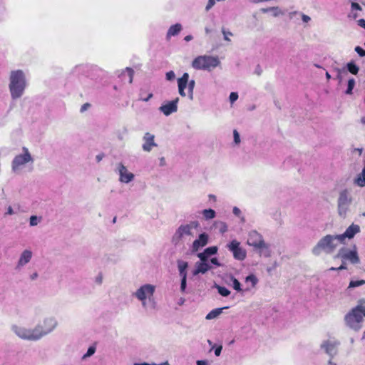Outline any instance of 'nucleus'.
Returning a JSON list of instances; mask_svg holds the SVG:
<instances>
[{
	"label": "nucleus",
	"instance_id": "0eeeda50",
	"mask_svg": "<svg viewBox=\"0 0 365 365\" xmlns=\"http://www.w3.org/2000/svg\"><path fill=\"white\" fill-rule=\"evenodd\" d=\"M155 290V287L152 284H145L141 286L135 293V296L142 302L143 306L145 307V299H150L153 297Z\"/></svg>",
	"mask_w": 365,
	"mask_h": 365
},
{
	"label": "nucleus",
	"instance_id": "dca6fc26",
	"mask_svg": "<svg viewBox=\"0 0 365 365\" xmlns=\"http://www.w3.org/2000/svg\"><path fill=\"white\" fill-rule=\"evenodd\" d=\"M155 136L150 133H146L143 137L144 143L143 149L146 152H150L153 147H156L157 144L154 141Z\"/></svg>",
	"mask_w": 365,
	"mask_h": 365
},
{
	"label": "nucleus",
	"instance_id": "c756f323",
	"mask_svg": "<svg viewBox=\"0 0 365 365\" xmlns=\"http://www.w3.org/2000/svg\"><path fill=\"white\" fill-rule=\"evenodd\" d=\"M205 252L208 256H210L217 252V247L216 246L209 247L205 250Z\"/></svg>",
	"mask_w": 365,
	"mask_h": 365
},
{
	"label": "nucleus",
	"instance_id": "f3484780",
	"mask_svg": "<svg viewBox=\"0 0 365 365\" xmlns=\"http://www.w3.org/2000/svg\"><path fill=\"white\" fill-rule=\"evenodd\" d=\"M208 242V235L205 233L200 235L198 239L195 240L192 243V251L197 252L200 247L205 246Z\"/></svg>",
	"mask_w": 365,
	"mask_h": 365
},
{
	"label": "nucleus",
	"instance_id": "cd10ccee",
	"mask_svg": "<svg viewBox=\"0 0 365 365\" xmlns=\"http://www.w3.org/2000/svg\"><path fill=\"white\" fill-rule=\"evenodd\" d=\"M355 86V80L354 78H351L348 81L347 89L346 91V94H352V91Z\"/></svg>",
	"mask_w": 365,
	"mask_h": 365
},
{
	"label": "nucleus",
	"instance_id": "a878e982",
	"mask_svg": "<svg viewBox=\"0 0 365 365\" xmlns=\"http://www.w3.org/2000/svg\"><path fill=\"white\" fill-rule=\"evenodd\" d=\"M202 214L207 220L212 219L215 217V212L212 209L204 210Z\"/></svg>",
	"mask_w": 365,
	"mask_h": 365
},
{
	"label": "nucleus",
	"instance_id": "8fccbe9b",
	"mask_svg": "<svg viewBox=\"0 0 365 365\" xmlns=\"http://www.w3.org/2000/svg\"><path fill=\"white\" fill-rule=\"evenodd\" d=\"M222 346H217L215 349V354L217 356H219L221 354V351H222Z\"/></svg>",
	"mask_w": 365,
	"mask_h": 365
},
{
	"label": "nucleus",
	"instance_id": "473e14b6",
	"mask_svg": "<svg viewBox=\"0 0 365 365\" xmlns=\"http://www.w3.org/2000/svg\"><path fill=\"white\" fill-rule=\"evenodd\" d=\"M354 50L361 57L365 56V50H364L361 47L359 46H356Z\"/></svg>",
	"mask_w": 365,
	"mask_h": 365
},
{
	"label": "nucleus",
	"instance_id": "a19ab883",
	"mask_svg": "<svg viewBox=\"0 0 365 365\" xmlns=\"http://www.w3.org/2000/svg\"><path fill=\"white\" fill-rule=\"evenodd\" d=\"M187 278H181L180 290L184 292L186 288Z\"/></svg>",
	"mask_w": 365,
	"mask_h": 365
},
{
	"label": "nucleus",
	"instance_id": "f8f14e48",
	"mask_svg": "<svg viewBox=\"0 0 365 365\" xmlns=\"http://www.w3.org/2000/svg\"><path fill=\"white\" fill-rule=\"evenodd\" d=\"M247 244L256 248L264 247V242L262 237L257 231H252L249 234Z\"/></svg>",
	"mask_w": 365,
	"mask_h": 365
},
{
	"label": "nucleus",
	"instance_id": "5fc2aeb1",
	"mask_svg": "<svg viewBox=\"0 0 365 365\" xmlns=\"http://www.w3.org/2000/svg\"><path fill=\"white\" fill-rule=\"evenodd\" d=\"M240 212H241V211H240V210L238 207H235L233 208V213H234L235 215H237V216H238V215L240 214Z\"/></svg>",
	"mask_w": 365,
	"mask_h": 365
},
{
	"label": "nucleus",
	"instance_id": "052dcab7",
	"mask_svg": "<svg viewBox=\"0 0 365 365\" xmlns=\"http://www.w3.org/2000/svg\"><path fill=\"white\" fill-rule=\"evenodd\" d=\"M192 39V36L191 35H187L185 37L184 40L185 41H190V40Z\"/></svg>",
	"mask_w": 365,
	"mask_h": 365
},
{
	"label": "nucleus",
	"instance_id": "39448f33",
	"mask_svg": "<svg viewBox=\"0 0 365 365\" xmlns=\"http://www.w3.org/2000/svg\"><path fill=\"white\" fill-rule=\"evenodd\" d=\"M14 331L21 338L29 340H37L46 334V331H40L37 327L34 329H26L21 327H15Z\"/></svg>",
	"mask_w": 365,
	"mask_h": 365
},
{
	"label": "nucleus",
	"instance_id": "bf43d9fd",
	"mask_svg": "<svg viewBox=\"0 0 365 365\" xmlns=\"http://www.w3.org/2000/svg\"><path fill=\"white\" fill-rule=\"evenodd\" d=\"M14 213L13 209L11 206L8 207L6 214L8 215H12Z\"/></svg>",
	"mask_w": 365,
	"mask_h": 365
},
{
	"label": "nucleus",
	"instance_id": "58836bf2",
	"mask_svg": "<svg viewBox=\"0 0 365 365\" xmlns=\"http://www.w3.org/2000/svg\"><path fill=\"white\" fill-rule=\"evenodd\" d=\"M246 280L251 281L252 282L253 286H255L257 282L256 277L254 275H249L248 277H247Z\"/></svg>",
	"mask_w": 365,
	"mask_h": 365
},
{
	"label": "nucleus",
	"instance_id": "de8ad7c7",
	"mask_svg": "<svg viewBox=\"0 0 365 365\" xmlns=\"http://www.w3.org/2000/svg\"><path fill=\"white\" fill-rule=\"evenodd\" d=\"M358 25L365 29V19H361L357 21Z\"/></svg>",
	"mask_w": 365,
	"mask_h": 365
},
{
	"label": "nucleus",
	"instance_id": "3c124183",
	"mask_svg": "<svg viewBox=\"0 0 365 365\" xmlns=\"http://www.w3.org/2000/svg\"><path fill=\"white\" fill-rule=\"evenodd\" d=\"M210 262H211V263H212L213 264H215L216 266H220V264L218 259L216 257L212 258L210 259Z\"/></svg>",
	"mask_w": 365,
	"mask_h": 365
},
{
	"label": "nucleus",
	"instance_id": "c03bdc74",
	"mask_svg": "<svg viewBox=\"0 0 365 365\" xmlns=\"http://www.w3.org/2000/svg\"><path fill=\"white\" fill-rule=\"evenodd\" d=\"M222 34L224 35V38L226 41H230L229 36H232V34L230 31H226L225 29H222Z\"/></svg>",
	"mask_w": 365,
	"mask_h": 365
},
{
	"label": "nucleus",
	"instance_id": "2f4dec72",
	"mask_svg": "<svg viewBox=\"0 0 365 365\" xmlns=\"http://www.w3.org/2000/svg\"><path fill=\"white\" fill-rule=\"evenodd\" d=\"M197 257L200 258L201 262H206L209 256L205 253L204 250L202 252L199 253Z\"/></svg>",
	"mask_w": 365,
	"mask_h": 365
},
{
	"label": "nucleus",
	"instance_id": "f257e3e1",
	"mask_svg": "<svg viewBox=\"0 0 365 365\" xmlns=\"http://www.w3.org/2000/svg\"><path fill=\"white\" fill-rule=\"evenodd\" d=\"M364 317H365V299H360L358 304L346 314L344 320L351 329L359 330L361 327Z\"/></svg>",
	"mask_w": 365,
	"mask_h": 365
},
{
	"label": "nucleus",
	"instance_id": "4be33fe9",
	"mask_svg": "<svg viewBox=\"0 0 365 365\" xmlns=\"http://www.w3.org/2000/svg\"><path fill=\"white\" fill-rule=\"evenodd\" d=\"M31 257H32V253L31 251H29V250L24 251L23 253L21 254L20 259H19V265L23 266V265L26 264V263H28L30 261V259H31Z\"/></svg>",
	"mask_w": 365,
	"mask_h": 365
},
{
	"label": "nucleus",
	"instance_id": "9b49d317",
	"mask_svg": "<svg viewBox=\"0 0 365 365\" xmlns=\"http://www.w3.org/2000/svg\"><path fill=\"white\" fill-rule=\"evenodd\" d=\"M351 199L349 198L347 190H344L340 192L338 199V210L340 215L346 214Z\"/></svg>",
	"mask_w": 365,
	"mask_h": 365
},
{
	"label": "nucleus",
	"instance_id": "7c9ffc66",
	"mask_svg": "<svg viewBox=\"0 0 365 365\" xmlns=\"http://www.w3.org/2000/svg\"><path fill=\"white\" fill-rule=\"evenodd\" d=\"M232 281L233 283V288L235 290L240 292L242 290L240 282L236 278H235L233 277H232Z\"/></svg>",
	"mask_w": 365,
	"mask_h": 365
},
{
	"label": "nucleus",
	"instance_id": "c85d7f7f",
	"mask_svg": "<svg viewBox=\"0 0 365 365\" xmlns=\"http://www.w3.org/2000/svg\"><path fill=\"white\" fill-rule=\"evenodd\" d=\"M217 289L218 293L223 297H227L230 294V290L225 287L217 286Z\"/></svg>",
	"mask_w": 365,
	"mask_h": 365
},
{
	"label": "nucleus",
	"instance_id": "7ed1b4c3",
	"mask_svg": "<svg viewBox=\"0 0 365 365\" xmlns=\"http://www.w3.org/2000/svg\"><path fill=\"white\" fill-rule=\"evenodd\" d=\"M339 243H342V241L339 240V235H327L322 238L314 247L312 252L315 255H319L321 250H324L327 253H331L336 249Z\"/></svg>",
	"mask_w": 365,
	"mask_h": 365
},
{
	"label": "nucleus",
	"instance_id": "f704fd0d",
	"mask_svg": "<svg viewBox=\"0 0 365 365\" xmlns=\"http://www.w3.org/2000/svg\"><path fill=\"white\" fill-rule=\"evenodd\" d=\"M233 135H234V142L236 144H239L240 142V134L236 130H234Z\"/></svg>",
	"mask_w": 365,
	"mask_h": 365
},
{
	"label": "nucleus",
	"instance_id": "2eb2a0df",
	"mask_svg": "<svg viewBox=\"0 0 365 365\" xmlns=\"http://www.w3.org/2000/svg\"><path fill=\"white\" fill-rule=\"evenodd\" d=\"M118 170L120 174V181L125 183H128L130 182L134 175L133 173L128 171L127 168L122 164L120 163L118 165Z\"/></svg>",
	"mask_w": 365,
	"mask_h": 365
},
{
	"label": "nucleus",
	"instance_id": "f03ea898",
	"mask_svg": "<svg viewBox=\"0 0 365 365\" xmlns=\"http://www.w3.org/2000/svg\"><path fill=\"white\" fill-rule=\"evenodd\" d=\"M26 88V78L21 70L11 71L10 75L9 90L12 98H20Z\"/></svg>",
	"mask_w": 365,
	"mask_h": 365
},
{
	"label": "nucleus",
	"instance_id": "49530a36",
	"mask_svg": "<svg viewBox=\"0 0 365 365\" xmlns=\"http://www.w3.org/2000/svg\"><path fill=\"white\" fill-rule=\"evenodd\" d=\"M126 70L128 72L129 76H130L129 82L131 83L133 81V73H134L133 70L130 68H126Z\"/></svg>",
	"mask_w": 365,
	"mask_h": 365
},
{
	"label": "nucleus",
	"instance_id": "e433bc0d",
	"mask_svg": "<svg viewBox=\"0 0 365 365\" xmlns=\"http://www.w3.org/2000/svg\"><path fill=\"white\" fill-rule=\"evenodd\" d=\"M238 98V94L235 92H232L230 95V101L232 103Z\"/></svg>",
	"mask_w": 365,
	"mask_h": 365
},
{
	"label": "nucleus",
	"instance_id": "393cba45",
	"mask_svg": "<svg viewBox=\"0 0 365 365\" xmlns=\"http://www.w3.org/2000/svg\"><path fill=\"white\" fill-rule=\"evenodd\" d=\"M348 71L354 75H356L359 72V67L353 62H349L346 65Z\"/></svg>",
	"mask_w": 365,
	"mask_h": 365
},
{
	"label": "nucleus",
	"instance_id": "20e7f679",
	"mask_svg": "<svg viewBox=\"0 0 365 365\" xmlns=\"http://www.w3.org/2000/svg\"><path fill=\"white\" fill-rule=\"evenodd\" d=\"M220 64L217 57L210 56H200L195 58L192 62V66L197 70L210 71Z\"/></svg>",
	"mask_w": 365,
	"mask_h": 365
},
{
	"label": "nucleus",
	"instance_id": "4d7b16f0",
	"mask_svg": "<svg viewBox=\"0 0 365 365\" xmlns=\"http://www.w3.org/2000/svg\"><path fill=\"white\" fill-rule=\"evenodd\" d=\"M302 20L304 21V22H308L309 21H310V17L305 15V14H303L302 15Z\"/></svg>",
	"mask_w": 365,
	"mask_h": 365
},
{
	"label": "nucleus",
	"instance_id": "ea45409f",
	"mask_svg": "<svg viewBox=\"0 0 365 365\" xmlns=\"http://www.w3.org/2000/svg\"><path fill=\"white\" fill-rule=\"evenodd\" d=\"M347 269V267H346L345 263L343 262L341 266H339V267L336 268V267H332L329 268V270L334 271V270H342V269Z\"/></svg>",
	"mask_w": 365,
	"mask_h": 365
},
{
	"label": "nucleus",
	"instance_id": "603ef678",
	"mask_svg": "<svg viewBox=\"0 0 365 365\" xmlns=\"http://www.w3.org/2000/svg\"><path fill=\"white\" fill-rule=\"evenodd\" d=\"M215 0H209L207 5L206 6V9L209 10L215 4Z\"/></svg>",
	"mask_w": 365,
	"mask_h": 365
},
{
	"label": "nucleus",
	"instance_id": "37998d69",
	"mask_svg": "<svg viewBox=\"0 0 365 365\" xmlns=\"http://www.w3.org/2000/svg\"><path fill=\"white\" fill-rule=\"evenodd\" d=\"M175 76V73L173 71L166 73V78L169 81L173 80Z\"/></svg>",
	"mask_w": 365,
	"mask_h": 365
},
{
	"label": "nucleus",
	"instance_id": "774afa93",
	"mask_svg": "<svg viewBox=\"0 0 365 365\" xmlns=\"http://www.w3.org/2000/svg\"><path fill=\"white\" fill-rule=\"evenodd\" d=\"M134 365H150V364H147V363H143V364H135Z\"/></svg>",
	"mask_w": 365,
	"mask_h": 365
},
{
	"label": "nucleus",
	"instance_id": "4468645a",
	"mask_svg": "<svg viewBox=\"0 0 365 365\" xmlns=\"http://www.w3.org/2000/svg\"><path fill=\"white\" fill-rule=\"evenodd\" d=\"M178 101L179 98H176L174 100L168 102L166 104L161 106L159 109L164 115H169L177 111Z\"/></svg>",
	"mask_w": 365,
	"mask_h": 365
},
{
	"label": "nucleus",
	"instance_id": "c9c22d12",
	"mask_svg": "<svg viewBox=\"0 0 365 365\" xmlns=\"http://www.w3.org/2000/svg\"><path fill=\"white\" fill-rule=\"evenodd\" d=\"M96 351L95 346H90L87 351V353L84 355V357L90 356L93 355Z\"/></svg>",
	"mask_w": 365,
	"mask_h": 365
},
{
	"label": "nucleus",
	"instance_id": "412c9836",
	"mask_svg": "<svg viewBox=\"0 0 365 365\" xmlns=\"http://www.w3.org/2000/svg\"><path fill=\"white\" fill-rule=\"evenodd\" d=\"M181 30L182 26L180 24L178 23L171 26L167 32V38H170L171 36L178 35Z\"/></svg>",
	"mask_w": 365,
	"mask_h": 365
},
{
	"label": "nucleus",
	"instance_id": "09e8293b",
	"mask_svg": "<svg viewBox=\"0 0 365 365\" xmlns=\"http://www.w3.org/2000/svg\"><path fill=\"white\" fill-rule=\"evenodd\" d=\"M91 106V104L88 103H84L81 108V112H84L86 111L89 107Z\"/></svg>",
	"mask_w": 365,
	"mask_h": 365
},
{
	"label": "nucleus",
	"instance_id": "69168bd1",
	"mask_svg": "<svg viewBox=\"0 0 365 365\" xmlns=\"http://www.w3.org/2000/svg\"><path fill=\"white\" fill-rule=\"evenodd\" d=\"M97 282L98 283H101V282H102V277L101 276H99V277H97Z\"/></svg>",
	"mask_w": 365,
	"mask_h": 365
},
{
	"label": "nucleus",
	"instance_id": "e2e57ef3",
	"mask_svg": "<svg viewBox=\"0 0 365 365\" xmlns=\"http://www.w3.org/2000/svg\"><path fill=\"white\" fill-rule=\"evenodd\" d=\"M38 277V274L36 272L34 273L31 276V279H35L36 277Z\"/></svg>",
	"mask_w": 365,
	"mask_h": 365
},
{
	"label": "nucleus",
	"instance_id": "680f3d73",
	"mask_svg": "<svg viewBox=\"0 0 365 365\" xmlns=\"http://www.w3.org/2000/svg\"><path fill=\"white\" fill-rule=\"evenodd\" d=\"M103 158V154L102 155H98L96 156L97 161L100 162L102 160Z\"/></svg>",
	"mask_w": 365,
	"mask_h": 365
},
{
	"label": "nucleus",
	"instance_id": "13d9d810",
	"mask_svg": "<svg viewBox=\"0 0 365 365\" xmlns=\"http://www.w3.org/2000/svg\"><path fill=\"white\" fill-rule=\"evenodd\" d=\"M197 365H207V362L203 360H199L197 361Z\"/></svg>",
	"mask_w": 365,
	"mask_h": 365
},
{
	"label": "nucleus",
	"instance_id": "9d476101",
	"mask_svg": "<svg viewBox=\"0 0 365 365\" xmlns=\"http://www.w3.org/2000/svg\"><path fill=\"white\" fill-rule=\"evenodd\" d=\"M199 223L197 221L191 222L190 224L180 225L177 230L173 238L178 240H180L184 235H192V230L193 228H197Z\"/></svg>",
	"mask_w": 365,
	"mask_h": 365
},
{
	"label": "nucleus",
	"instance_id": "a18cd8bd",
	"mask_svg": "<svg viewBox=\"0 0 365 365\" xmlns=\"http://www.w3.org/2000/svg\"><path fill=\"white\" fill-rule=\"evenodd\" d=\"M220 230L222 233L225 232L227 230V226L225 222L220 223Z\"/></svg>",
	"mask_w": 365,
	"mask_h": 365
},
{
	"label": "nucleus",
	"instance_id": "aec40b11",
	"mask_svg": "<svg viewBox=\"0 0 365 365\" xmlns=\"http://www.w3.org/2000/svg\"><path fill=\"white\" fill-rule=\"evenodd\" d=\"M178 267L179 269V274L181 278H187L186 269L188 267L187 262L182 260H178Z\"/></svg>",
	"mask_w": 365,
	"mask_h": 365
},
{
	"label": "nucleus",
	"instance_id": "a211bd4d",
	"mask_svg": "<svg viewBox=\"0 0 365 365\" xmlns=\"http://www.w3.org/2000/svg\"><path fill=\"white\" fill-rule=\"evenodd\" d=\"M359 231V227L357 225H351L349 226L345 232L342 235H339V240L341 241H344L346 237L351 239Z\"/></svg>",
	"mask_w": 365,
	"mask_h": 365
},
{
	"label": "nucleus",
	"instance_id": "72a5a7b5",
	"mask_svg": "<svg viewBox=\"0 0 365 365\" xmlns=\"http://www.w3.org/2000/svg\"><path fill=\"white\" fill-rule=\"evenodd\" d=\"M153 97V93L148 94L147 96H144V93L143 92L140 93V99L143 101H148Z\"/></svg>",
	"mask_w": 365,
	"mask_h": 365
},
{
	"label": "nucleus",
	"instance_id": "ddd939ff",
	"mask_svg": "<svg viewBox=\"0 0 365 365\" xmlns=\"http://www.w3.org/2000/svg\"><path fill=\"white\" fill-rule=\"evenodd\" d=\"M343 250H340L339 253L334 256V258H341L342 259H348L352 264H358L360 262L356 250H349L345 253H342Z\"/></svg>",
	"mask_w": 365,
	"mask_h": 365
},
{
	"label": "nucleus",
	"instance_id": "1a4fd4ad",
	"mask_svg": "<svg viewBox=\"0 0 365 365\" xmlns=\"http://www.w3.org/2000/svg\"><path fill=\"white\" fill-rule=\"evenodd\" d=\"M227 247L228 250L232 252L235 259L237 260H243L245 259L246 252L240 247V243L237 240H232Z\"/></svg>",
	"mask_w": 365,
	"mask_h": 365
},
{
	"label": "nucleus",
	"instance_id": "338daca9",
	"mask_svg": "<svg viewBox=\"0 0 365 365\" xmlns=\"http://www.w3.org/2000/svg\"><path fill=\"white\" fill-rule=\"evenodd\" d=\"M326 77L328 80L331 78V76L328 72L326 73Z\"/></svg>",
	"mask_w": 365,
	"mask_h": 365
},
{
	"label": "nucleus",
	"instance_id": "6e6d98bb",
	"mask_svg": "<svg viewBox=\"0 0 365 365\" xmlns=\"http://www.w3.org/2000/svg\"><path fill=\"white\" fill-rule=\"evenodd\" d=\"M324 346L326 347V351L328 353H329L331 351V348H333L332 346L330 345L329 344H325Z\"/></svg>",
	"mask_w": 365,
	"mask_h": 365
},
{
	"label": "nucleus",
	"instance_id": "bb28decb",
	"mask_svg": "<svg viewBox=\"0 0 365 365\" xmlns=\"http://www.w3.org/2000/svg\"><path fill=\"white\" fill-rule=\"evenodd\" d=\"M365 284V280H351L349 282V288H354Z\"/></svg>",
	"mask_w": 365,
	"mask_h": 365
},
{
	"label": "nucleus",
	"instance_id": "864d4df0",
	"mask_svg": "<svg viewBox=\"0 0 365 365\" xmlns=\"http://www.w3.org/2000/svg\"><path fill=\"white\" fill-rule=\"evenodd\" d=\"M277 9H278L277 7H269L267 9H262V12L266 13V12H268L272 10H277Z\"/></svg>",
	"mask_w": 365,
	"mask_h": 365
},
{
	"label": "nucleus",
	"instance_id": "5701e85b",
	"mask_svg": "<svg viewBox=\"0 0 365 365\" xmlns=\"http://www.w3.org/2000/svg\"><path fill=\"white\" fill-rule=\"evenodd\" d=\"M354 182L359 187L365 186V168L362 170V172L358 175L357 178L355 179Z\"/></svg>",
	"mask_w": 365,
	"mask_h": 365
},
{
	"label": "nucleus",
	"instance_id": "b1692460",
	"mask_svg": "<svg viewBox=\"0 0 365 365\" xmlns=\"http://www.w3.org/2000/svg\"><path fill=\"white\" fill-rule=\"evenodd\" d=\"M222 308H217V309H212L211 312H210L207 314L205 318H206V319H208V320L215 319L222 313Z\"/></svg>",
	"mask_w": 365,
	"mask_h": 365
},
{
	"label": "nucleus",
	"instance_id": "4c0bfd02",
	"mask_svg": "<svg viewBox=\"0 0 365 365\" xmlns=\"http://www.w3.org/2000/svg\"><path fill=\"white\" fill-rule=\"evenodd\" d=\"M38 222V217L36 216H31L30 217V225L34 226L36 225Z\"/></svg>",
	"mask_w": 365,
	"mask_h": 365
},
{
	"label": "nucleus",
	"instance_id": "79ce46f5",
	"mask_svg": "<svg viewBox=\"0 0 365 365\" xmlns=\"http://www.w3.org/2000/svg\"><path fill=\"white\" fill-rule=\"evenodd\" d=\"M351 6L352 10H357V11L362 10L361 6L358 3H356V2H352Z\"/></svg>",
	"mask_w": 365,
	"mask_h": 365
},
{
	"label": "nucleus",
	"instance_id": "423d86ee",
	"mask_svg": "<svg viewBox=\"0 0 365 365\" xmlns=\"http://www.w3.org/2000/svg\"><path fill=\"white\" fill-rule=\"evenodd\" d=\"M195 85V82L194 80H191L189 81V74L187 73H184L181 78L178 80V86L179 94L185 97L186 96L185 89L188 86V95L191 99H192L193 96V90Z\"/></svg>",
	"mask_w": 365,
	"mask_h": 365
},
{
	"label": "nucleus",
	"instance_id": "0e129e2a",
	"mask_svg": "<svg viewBox=\"0 0 365 365\" xmlns=\"http://www.w3.org/2000/svg\"><path fill=\"white\" fill-rule=\"evenodd\" d=\"M349 17H351V16L349 15ZM351 17L354 19H356L357 17H358V14L356 13H354L351 15Z\"/></svg>",
	"mask_w": 365,
	"mask_h": 365
},
{
	"label": "nucleus",
	"instance_id": "6ab92c4d",
	"mask_svg": "<svg viewBox=\"0 0 365 365\" xmlns=\"http://www.w3.org/2000/svg\"><path fill=\"white\" fill-rule=\"evenodd\" d=\"M210 268L211 267L206 262H197L196 269L193 272V274L196 275L200 273L204 274L206 272H207Z\"/></svg>",
	"mask_w": 365,
	"mask_h": 365
},
{
	"label": "nucleus",
	"instance_id": "6e6552de",
	"mask_svg": "<svg viewBox=\"0 0 365 365\" xmlns=\"http://www.w3.org/2000/svg\"><path fill=\"white\" fill-rule=\"evenodd\" d=\"M22 150L24 151V154L16 155L12 161V169L14 170L19 169L20 166L30 161H33L29 150L26 147H23Z\"/></svg>",
	"mask_w": 365,
	"mask_h": 365
}]
</instances>
